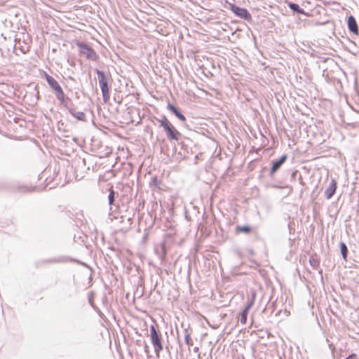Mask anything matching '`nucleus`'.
Segmentation results:
<instances>
[{"instance_id": "obj_1", "label": "nucleus", "mask_w": 359, "mask_h": 359, "mask_svg": "<svg viewBox=\"0 0 359 359\" xmlns=\"http://www.w3.org/2000/svg\"><path fill=\"white\" fill-rule=\"evenodd\" d=\"M161 126L164 128L168 139L178 141L180 133L169 122L166 117L160 121Z\"/></svg>"}, {"instance_id": "obj_2", "label": "nucleus", "mask_w": 359, "mask_h": 359, "mask_svg": "<svg viewBox=\"0 0 359 359\" xmlns=\"http://www.w3.org/2000/svg\"><path fill=\"white\" fill-rule=\"evenodd\" d=\"M45 78L48 83L55 92L57 99L60 100V101H64L65 93L59 83L53 77L48 75L47 73H45Z\"/></svg>"}, {"instance_id": "obj_3", "label": "nucleus", "mask_w": 359, "mask_h": 359, "mask_svg": "<svg viewBox=\"0 0 359 359\" xmlns=\"http://www.w3.org/2000/svg\"><path fill=\"white\" fill-rule=\"evenodd\" d=\"M76 46L80 49V53L86 55V57L88 59L92 60H97L98 55H97L96 52L88 45H87L84 43L78 42V43H76Z\"/></svg>"}, {"instance_id": "obj_4", "label": "nucleus", "mask_w": 359, "mask_h": 359, "mask_svg": "<svg viewBox=\"0 0 359 359\" xmlns=\"http://www.w3.org/2000/svg\"><path fill=\"white\" fill-rule=\"evenodd\" d=\"M99 78V84L102 93L104 100H107L109 97V88L108 87L107 78L103 72H97Z\"/></svg>"}, {"instance_id": "obj_5", "label": "nucleus", "mask_w": 359, "mask_h": 359, "mask_svg": "<svg viewBox=\"0 0 359 359\" xmlns=\"http://www.w3.org/2000/svg\"><path fill=\"white\" fill-rule=\"evenodd\" d=\"M151 339L152 344L154 345L156 352H159L163 350V346L161 344V337L158 334L154 326L151 327Z\"/></svg>"}, {"instance_id": "obj_6", "label": "nucleus", "mask_w": 359, "mask_h": 359, "mask_svg": "<svg viewBox=\"0 0 359 359\" xmlns=\"http://www.w3.org/2000/svg\"><path fill=\"white\" fill-rule=\"evenodd\" d=\"M231 11L237 16L245 20H250L251 15L246 8H240L233 4L231 5Z\"/></svg>"}, {"instance_id": "obj_7", "label": "nucleus", "mask_w": 359, "mask_h": 359, "mask_svg": "<svg viewBox=\"0 0 359 359\" xmlns=\"http://www.w3.org/2000/svg\"><path fill=\"white\" fill-rule=\"evenodd\" d=\"M337 188V183L334 179H332L329 187L325 191V197L327 199H330L334 194Z\"/></svg>"}, {"instance_id": "obj_8", "label": "nucleus", "mask_w": 359, "mask_h": 359, "mask_svg": "<svg viewBox=\"0 0 359 359\" xmlns=\"http://www.w3.org/2000/svg\"><path fill=\"white\" fill-rule=\"evenodd\" d=\"M348 26L351 32L354 34L358 33V28L357 22L353 16L351 15L348 18Z\"/></svg>"}, {"instance_id": "obj_9", "label": "nucleus", "mask_w": 359, "mask_h": 359, "mask_svg": "<svg viewBox=\"0 0 359 359\" xmlns=\"http://www.w3.org/2000/svg\"><path fill=\"white\" fill-rule=\"evenodd\" d=\"M287 159V156L283 155L278 161L273 162V165L271 168V173H275L280 166L284 163Z\"/></svg>"}, {"instance_id": "obj_10", "label": "nucleus", "mask_w": 359, "mask_h": 359, "mask_svg": "<svg viewBox=\"0 0 359 359\" xmlns=\"http://www.w3.org/2000/svg\"><path fill=\"white\" fill-rule=\"evenodd\" d=\"M252 304H253L252 302H250V304H248L245 306V308L243 309V311H242V313L241 314V323L243 325L246 324L248 314V312H249L250 309H251Z\"/></svg>"}, {"instance_id": "obj_11", "label": "nucleus", "mask_w": 359, "mask_h": 359, "mask_svg": "<svg viewBox=\"0 0 359 359\" xmlns=\"http://www.w3.org/2000/svg\"><path fill=\"white\" fill-rule=\"evenodd\" d=\"M168 108L173 113L175 114V116L179 118L180 119L181 121H184L186 120V118L185 116L181 114L178 109L174 106L172 105V104H168Z\"/></svg>"}, {"instance_id": "obj_12", "label": "nucleus", "mask_w": 359, "mask_h": 359, "mask_svg": "<svg viewBox=\"0 0 359 359\" xmlns=\"http://www.w3.org/2000/svg\"><path fill=\"white\" fill-rule=\"evenodd\" d=\"M251 231H252V229L248 226H238L235 230L236 233H249L251 232Z\"/></svg>"}, {"instance_id": "obj_13", "label": "nucleus", "mask_w": 359, "mask_h": 359, "mask_svg": "<svg viewBox=\"0 0 359 359\" xmlns=\"http://www.w3.org/2000/svg\"><path fill=\"white\" fill-rule=\"evenodd\" d=\"M340 250L341 255L343 256V258L344 260H346L347 259V255H348V248L345 243H341L340 244Z\"/></svg>"}, {"instance_id": "obj_14", "label": "nucleus", "mask_w": 359, "mask_h": 359, "mask_svg": "<svg viewBox=\"0 0 359 359\" xmlns=\"http://www.w3.org/2000/svg\"><path fill=\"white\" fill-rule=\"evenodd\" d=\"M114 201V190L113 187H111L109 189V203L110 205H112Z\"/></svg>"}, {"instance_id": "obj_15", "label": "nucleus", "mask_w": 359, "mask_h": 359, "mask_svg": "<svg viewBox=\"0 0 359 359\" xmlns=\"http://www.w3.org/2000/svg\"><path fill=\"white\" fill-rule=\"evenodd\" d=\"M73 116H75L77 119L81 120V121H83L86 117V115L83 112L74 113Z\"/></svg>"}, {"instance_id": "obj_16", "label": "nucleus", "mask_w": 359, "mask_h": 359, "mask_svg": "<svg viewBox=\"0 0 359 359\" xmlns=\"http://www.w3.org/2000/svg\"><path fill=\"white\" fill-rule=\"evenodd\" d=\"M289 7L290 9H292V11H298L299 13H302V11H299V5L298 4H294V3H290L289 4Z\"/></svg>"}, {"instance_id": "obj_17", "label": "nucleus", "mask_w": 359, "mask_h": 359, "mask_svg": "<svg viewBox=\"0 0 359 359\" xmlns=\"http://www.w3.org/2000/svg\"><path fill=\"white\" fill-rule=\"evenodd\" d=\"M346 359H356V354L352 353L348 355Z\"/></svg>"}, {"instance_id": "obj_18", "label": "nucleus", "mask_w": 359, "mask_h": 359, "mask_svg": "<svg viewBox=\"0 0 359 359\" xmlns=\"http://www.w3.org/2000/svg\"><path fill=\"white\" fill-rule=\"evenodd\" d=\"M162 248H163V257H165V255H166L165 245V244H163V245Z\"/></svg>"}]
</instances>
